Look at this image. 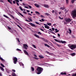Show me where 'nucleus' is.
Returning a JSON list of instances; mask_svg holds the SVG:
<instances>
[{"label": "nucleus", "mask_w": 76, "mask_h": 76, "mask_svg": "<svg viewBox=\"0 0 76 76\" xmlns=\"http://www.w3.org/2000/svg\"><path fill=\"white\" fill-rule=\"evenodd\" d=\"M0 59L1 61H4V59H3L1 57V56H0Z\"/></svg>", "instance_id": "26"}, {"label": "nucleus", "mask_w": 76, "mask_h": 76, "mask_svg": "<svg viewBox=\"0 0 76 76\" xmlns=\"http://www.w3.org/2000/svg\"><path fill=\"white\" fill-rule=\"evenodd\" d=\"M33 58L35 60H38V59H39V58H36V57H34Z\"/></svg>", "instance_id": "32"}, {"label": "nucleus", "mask_w": 76, "mask_h": 76, "mask_svg": "<svg viewBox=\"0 0 76 76\" xmlns=\"http://www.w3.org/2000/svg\"><path fill=\"white\" fill-rule=\"evenodd\" d=\"M23 47L25 50H27L28 49L27 48L28 47V46L26 44H23Z\"/></svg>", "instance_id": "6"}, {"label": "nucleus", "mask_w": 76, "mask_h": 76, "mask_svg": "<svg viewBox=\"0 0 76 76\" xmlns=\"http://www.w3.org/2000/svg\"><path fill=\"white\" fill-rule=\"evenodd\" d=\"M43 6L45 7H47H47H48V5H47L46 4H44V5H43Z\"/></svg>", "instance_id": "20"}, {"label": "nucleus", "mask_w": 76, "mask_h": 76, "mask_svg": "<svg viewBox=\"0 0 76 76\" xmlns=\"http://www.w3.org/2000/svg\"><path fill=\"white\" fill-rule=\"evenodd\" d=\"M60 43H62V44H66V42L65 41H62L60 40Z\"/></svg>", "instance_id": "10"}, {"label": "nucleus", "mask_w": 76, "mask_h": 76, "mask_svg": "<svg viewBox=\"0 0 76 76\" xmlns=\"http://www.w3.org/2000/svg\"><path fill=\"white\" fill-rule=\"evenodd\" d=\"M60 9H61V10H64V9H65V7H60Z\"/></svg>", "instance_id": "21"}, {"label": "nucleus", "mask_w": 76, "mask_h": 76, "mask_svg": "<svg viewBox=\"0 0 76 76\" xmlns=\"http://www.w3.org/2000/svg\"><path fill=\"white\" fill-rule=\"evenodd\" d=\"M12 76H17V75H16V74H15L14 72H12Z\"/></svg>", "instance_id": "14"}, {"label": "nucleus", "mask_w": 76, "mask_h": 76, "mask_svg": "<svg viewBox=\"0 0 76 76\" xmlns=\"http://www.w3.org/2000/svg\"><path fill=\"white\" fill-rule=\"evenodd\" d=\"M48 48H49H49H50V49H51L52 50H53V48H51V47H50V46H49V45H48Z\"/></svg>", "instance_id": "28"}, {"label": "nucleus", "mask_w": 76, "mask_h": 76, "mask_svg": "<svg viewBox=\"0 0 76 76\" xmlns=\"http://www.w3.org/2000/svg\"><path fill=\"white\" fill-rule=\"evenodd\" d=\"M19 8L20 9V10H21V11H23V9H22V8L21 7H19Z\"/></svg>", "instance_id": "35"}, {"label": "nucleus", "mask_w": 76, "mask_h": 76, "mask_svg": "<svg viewBox=\"0 0 76 76\" xmlns=\"http://www.w3.org/2000/svg\"><path fill=\"white\" fill-rule=\"evenodd\" d=\"M29 25H31V26H32L33 27H34V26L35 27V26H36L33 23H29Z\"/></svg>", "instance_id": "8"}, {"label": "nucleus", "mask_w": 76, "mask_h": 76, "mask_svg": "<svg viewBox=\"0 0 76 76\" xmlns=\"http://www.w3.org/2000/svg\"><path fill=\"white\" fill-rule=\"evenodd\" d=\"M43 71V68L39 66L37 67V74L39 75V74H41L42 72V71Z\"/></svg>", "instance_id": "1"}, {"label": "nucleus", "mask_w": 76, "mask_h": 76, "mask_svg": "<svg viewBox=\"0 0 76 76\" xmlns=\"http://www.w3.org/2000/svg\"><path fill=\"white\" fill-rule=\"evenodd\" d=\"M60 75H67V74L65 72L63 73V72H62L61 73Z\"/></svg>", "instance_id": "13"}, {"label": "nucleus", "mask_w": 76, "mask_h": 76, "mask_svg": "<svg viewBox=\"0 0 76 76\" xmlns=\"http://www.w3.org/2000/svg\"><path fill=\"white\" fill-rule=\"evenodd\" d=\"M66 2L67 4L69 3V0H66Z\"/></svg>", "instance_id": "42"}, {"label": "nucleus", "mask_w": 76, "mask_h": 76, "mask_svg": "<svg viewBox=\"0 0 76 76\" xmlns=\"http://www.w3.org/2000/svg\"><path fill=\"white\" fill-rule=\"evenodd\" d=\"M33 47H34V48H37L36 47V46H35V45H33Z\"/></svg>", "instance_id": "47"}, {"label": "nucleus", "mask_w": 76, "mask_h": 76, "mask_svg": "<svg viewBox=\"0 0 76 76\" xmlns=\"http://www.w3.org/2000/svg\"><path fill=\"white\" fill-rule=\"evenodd\" d=\"M55 44L56 45H57V46H58L59 47H61V45L58 44H56V43Z\"/></svg>", "instance_id": "18"}, {"label": "nucleus", "mask_w": 76, "mask_h": 76, "mask_svg": "<svg viewBox=\"0 0 76 76\" xmlns=\"http://www.w3.org/2000/svg\"><path fill=\"white\" fill-rule=\"evenodd\" d=\"M76 55V54L75 53H74L71 54V56H75Z\"/></svg>", "instance_id": "25"}, {"label": "nucleus", "mask_w": 76, "mask_h": 76, "mask_svg": "<svg viewBox=\"0 0 76 76\" xmlns=\"http://www.w3.org/2000/svg\"><path fill=\"white\" fill-rule=\"evenodd\" d=\"M28 6L29 8H30V9H31L32 8V7H31V6L28 5Z\"/></svg>", "instance_id": "43"}, {"label": "nucleus", "mask_w": 76, "mask_h": 76, "mask_svg": "<svg viewBox=\"0 0 76 76\" xmlns=\"http://www.w3.org/2000/svg\"><path fill=\"white\" fill-rule=\"evenodd\" d=\"M75 0H71L72 3V4H73V3H74V2H75Z\"/></svg>", "instance_id": "27"}, {"label": "nucleus", "mask_w": 76, "mask_h": 76, "mask_svg": "<svg viewBox=\"0 0 76 76\" xmlns=\"http://www.w3.org/2000/svg\"><path fill=\"white\" fill-rule=\"evenodd\" d=\"M42 40L44 41H45V42H46V41H47L46 40V39H45L44 38H42Z\"/></svg>", "instance_id": "22"}, {"label": "nucleus", "mask_w": 76, "mask_h": 76, "mask_svg": "<svg viewBox=\"0 0 76 76\" xmlns=\"http://www.w3.org/2000/svg\"><path fill=\"white\" fill-rule=\"evenodd\" d=\"M28 18V20H30V21H31V22H32V20L31 19V18Z\"/></svg>", "instance_id": "19"}, {"label": "nucleus", "mask_w": 76, "mask_h": 76, "mask_svg": "<svg viewBox=\"0 0 76 76\" xmlns=\"http://www.w3.org/2000/svg\"><path fill=\"white\" fill-rule=\"evenodd\" d=\"M38 34H39V35H41L42 34V33H41L40 32H38Z\"/></svg>", "instance_id": "39"}, {"label": "nucleus", "mask_w": 76, "mask_h": 76, "mask_svg": "<svg viewBox=\"0 0 76 76\" xmlns=\"http://www.w3.org/2000/svg\"><path fill=\"white\" fill-rule=\"evenodd\" d=\"M28 15H30V16H32V15L31 14L29 13H28Z\"/></svg>", "instance_id": "62"}, {"label": "nucleus", "mask_w": 76, "mask_h": 76, "mask_svg": "<svg viewBox=\"0 0 76 76\" xmlns=\"http://www.w3.org/2000/svg\"><path fill=\"white\" fill-rule=\"evenodd\" d=\"M13 4H15L16 3V2L15 1H13Z\"/></svg>", "instance_id": "50"}, {"label": "nucleus", "mask_w": 76, "mask_h": 76, "mask_svg": "<svg viewBox=\"0 0 76 76\" xmlns=\"http://www.w3.org/2000/svg\"><path fill=\"white\" fill-rule=\"evenodd\" d=\"M72 38H75V37L74 35H72Z\"/></svg>", "instance_id": "49"}, {"label": "nucleus", "mask_w": 76, "mask_h": 76, "mask_svg": "<svg viewBox=\"0 0 76 76\" xmlns=\"http://www.w3.org/2000/svg\"><path fill=\"white\" fill-rule=\"evenodd\" d=\"M3 16H4V17H5V18H9V17H8L6 15H4Z\"/></svg>", "instance_id": "30"}, {"label": "nucleus", "mask_w": 76, "mask_h": 76, "mask_svg": "<svg viewBox=\"0 0 76 76\" xmlns=\"http://www.w3.org/2000/svg\"><path fill=\"white\" fill-rule=\"evenodd\" d=\"M48 54H49V55H52V53H50L49 52H48Z\"/></svg>", "instance_id": "37"}, {"label": "nucleus", "mask_w": 76, "mask_h": 76, "mask_svg": "<svg viewBox=\"0 0 76 76\" xmlns=\"http://www.w3.org/2000/svg\"><path fill=\"white\" fill-rule=\"evenodd\" d=\"M59 18L60 19H61V20L63 19V18H61V17H59Z\"/></svg>", "instance_id": "51"}, {"label": "nucleus", "mask_w": 76, "mask_h": 76, "mask_svg": "<svg viewBox=\"0 0 76 76\" xmlns=\"http://www.w3.org/2000/svg\"><path fill=\"white\" fill-rule=\"evenodd\" d=\"M23 13H25V14H26V12H24V11H23Z\"/></svg>", "instance_id": "59"}, {"label": "nucleus", "mask_w": 76, "mask_h": 76, "mask_svg": "<svg viewBox=\"0 0 76 76\" xmlns=\"http://www.w3.org/2000/svg\"><path fill=\"white\" fill-rule=\"evenodd\" d=\"M39 57H40V58H44V57L42 56L41 55H39Z\"/></svg>", "instance_id": "24"}, {"label": "nucleus", "mask_w": 76, "mask_h": 76, "mask_svg": "<svg viewBox=\"0 0 76 76\" xmlns=\"http://www.w3.org/2000/svg\"><path fill=\"white\" fill-rule=\"evenodd\" d=\"M48 25H49V26H51V23H48Z\"/></svg>", "instance_id": "36"}, {"label": "nucleus", "mask_w": 76, "mask_h": 76, "mask_svg": "<svg viewBox=\"0 0 76 76\" xmlns=\"http://www.w3.org/2000/svg\"><path fill=\"white\" fill-rule=\"evenodd\" d=\"M52 30L53 31H54L55 29V28H52Z\"/></svg>", "instance_id": "53"}, {"label": "nucleus", "mask_w": 76, "mask_h": 76, "mask_svg": "<svg viewBox=\"0 0 76 76\" xmlns=\"http://www.w3.org/2000/svg\"><path fill=\"white\" fill-rule=\"evenodd\" d=\"M41 18H44V16H43V15H41L40 16Z\"/></svg>", "instance_id": "54"}, {"label": "nucleus", "mask_w": 76, "mask_h": 76, "mask_svg": "<svg viewBox=\"0 0 76 76\" xmlns=\"http://www.w3.org/2000/svg\"><path fill=\"white\" fill-rule=\"evenodd\" d=\"M18 13H19V14L21 15V16H22V17H23V15H22V14H21V13H20V12H18Z\"/></svg>", "instance_id": "33"}, {"label": "nucleus", "mask_w": 76, "mask_h": 76, "mask_svg": "<svg viewBox=\"0 0 76 76\" xmlns=\"http://www.w3.org/2000/svg\"><path fill=\"white\" fill-rule=\"evenodd\" d=\"M70 48H71V50H73L74 49H75L76 48V45H72L69 46Z\"/></svg>", "instance_id": "3"}, {"label": "nucleus", "mask_w": 76, "mask_h": 76, "mask_svg": "<svg viewBox=\"0 0 76 76\" xmlns=\"http://www.w3.org/2000/svg\"><path fill=\"white\" fill-rule=\"evenodd\" d=\"M71 21H72V19H70V18H68L65 19V22L69 23Z\"/></svg>", "instance_id": "5"}, {"label": "nucleus", "mask_w": 76, "mask_h": 76, "mask_svg": "<svg viewBox=\"0 0 76 76\" xmlns=\"http://www.w3.org/2000/svg\"><path fill=\"white\" fill-rule=\"evenodd\" d=\"M12 71L13 72H16V71L15 69H12Z\"/></svg>", "instance_id": "52"}, {"label": "nucleus", "mask_w": 76, "mask_h": 76, "mask_svg": "<svg viewBox=\"0 0 76 76\" xmlns=\"http://www.w3.org/2000/svg\"><path fill=\"white\" fill-rule=\"evenodd\" d=\"M16 4H17L18 6H19V3L18 2H16Z\"/></svg>", "instance_id": "60"}, {"label": "nucleus", "mask_w": 76, "mask_h": 76, "mask_svg": "<svg viewBox=\"0 0 76 76\" xmlns=\"http://www.w3.org/2000/svg\"><path fill=\"white\" fill-rule=\"evenodd\" d=\"M51 33L52 34H54V35H56V33H55L54 32H53L52 31H50Z\"/></svg>", "instance_id": "44"}, {"label": "nucleus", "mask_w": 76, "mask_h": 76, "mask_svg": "<svg viewBox=\"0 0 76 76\" xmlns=\"http://www.w3.org/2000/svg\"><path fill=\"white\" fill-rule=\"evenodd\" d=\"M34 6H36V7H39V5L38 4H34Z\"/></svg>", "instance_id": "11"}, {"label": "nucleus", "mask_w": 76, "mask_h": 76, "mask_svg": "<svg viewBox=\"0 0 76 76\" xmlns=\"http://www.w3.org/2000/svg\"><path fill=\"white\" fill-rule=\"evenodd\" d=\"M8 29H9V30H10L11 29V28L10 27H8Z\"/></svg>", "instance_id": "38"}, {"label": "nucleus", "mask_w": 76, "mask_h": 76, "mask_svg": "<svg viewBox=\"0 0 76 76\" xmlns=\"http://www.w3.org/2000/svg\"><path fill=\"white\" fill-rule=\"evenodd\" d=\"M72 17L74 19H75L76 18V10H75L72 11Z\"/></svg>", "instance_id": "2"}, {"label": "nucleus", "mask_w": 76, "mask_h": 76, "mask_svg": "<svg viewBox=\"0 0 76 76\" xmlns=\"http://www.w3.org/2000/svg\"><path fill=\"white\" fill-rule=\"evenodd\" d=\"M23 6H26V5L24 3H23Z\"/></svg>", "instance_id": "64"}, {"label": "nucleus", "mask_w": 76, "mask_h": 76, "mask_svg": "<svg viewBox=\"0 0 76 76\" xmlns=\"http://www.w3.org/2000/svg\"><path fill=\"white\" fill-rule=\"evenodd\" d=\"M24 7H25V8H26V9H28V7L26 6H25Z\"/></svg>", "instance_id": "63"}, {"label": "nucleus", "mask_w": 76, "mask_h": 76, "mask_svg": "<svg viewBox=\"0 0 76 76\" xmlns=\"http://www.w3.org/2000/svg\"><path fill=\"white\" fill-rule=\"evenodd\" d=\"M45 45L47 47H48V45H47L46 44H45Z\"/></svg>", "instance_id": "56"}, {"label": "nucleus", "mask_w": 76, "mask_h": 76, "mask_svg": "<svg viewBox=\"0 0 76 76\" xmlns=\"http://www.w3.org/2000/svg\"><path fill=\"white\" fill-rule=\"evenodd\" d=\"M34 36H35V37H37V38H40V37H39V36L36 34H34Z\"/></svg>", "instance_id": "12"}, {"label": "nucleus", "mask_w": 76, "mask_h": 76, "mask_svg": "<svg viewBox=\"0 0 76 76\" xmlns=\"http://www.w3.org/2000/svg\"><path fill=\"white\" fill-rule=\"evenodd\" d=\"M23 51L26 55H27V56H29V54H28V53L26 51V50H24Z\"/></svg>", "instance_id": "9"}, {"label": "nucleus", "mask_w": 76, "mask_h": 76, "mask_svg": "<svg viewBox=\"0 0 76 76\" xmlns=\"http://www.w3.org/2000/svg\"><path fill=\"white\" fill-rule=\"evenodd\" d=\"M45 28H47V29H48V26H45Z\"/></svg>", "instance_id": "45"}, {"label": "nucleus", "mask_w": 76, "mask_h": 76, "mask_svg": "<svg viewBox=\"0 0 76 76\" xmlns=\"http://www.w3.org/2000/svg\"><path fill=\"white\" fill-rule=\"evenodd\" d=\"M26 21H27V22H31V21H29L28 20H26Z\"/></svg>", "instance_id": "57"}, {"label": "nucleus", "mask_w": 76, "mask_h": 76, "mask_svg": "<svg viewBox=\"0 0 76 76\" xmlns=\"http://www.w3.org/2000/svg\"><path fill=\"white\" fill-rule=\"evenodd\" d=\"M1 66L3 67H4V65L3 64H1Z\"/></svg>", "instance_id": "41"}, {"label": "nucleus", "mask_w": 76, "mask_h": 76, "mask_svg": "<svg viewBox=\"0 0 76 76\" xmlns=\"http://www.w3.org/2000/svg\"><path fill=\"white\" fill-rule=\"evenodd\" d=\"M54 12H55V11H54V10H53L52 13H54Z\"/></svg>", "instance_id": "55"}, {"label": "nucleus", "mask_w": 76, "mask_h": 76, "mask_svg": "<svg viewBox=\"0 0 76 76\" xmlns=\"http://www.w3.org/2000/svg\"><path fill=\"white\" fill-rule=\"evenodd\" d=\"M55 41H56V42H59V43L60 42V40H57V39H54Z\"/></svg>", "instance_id": "15"}, {"label": "nucleus", "mask_w": 76, "mask_h": 76, "mask_svg": "<svg viewBox=\"0 0 76 76\" xmlns=\"http://www.w3.org/2000/svg\"><path fill=\"white\" fill-rule=\"evenodd\" d=\"M40 29L41 30V31H44V30L41 28H40Z\"/></svg>", "instance_id": "58"}, {"label": "nucleus", "mask_w": 76, "mask_h": 76, "mask_svg": "<svg viewBox=\"0 0 76 76\" xmlns=\"http://www.w3.org/2000/svg\"><path fill=\"white\" fill-rule=\"evenodd\" d=\"M17 51H21V50L19 49H17Z\"/></svg>", "instance_id": "46"}, {"label": "nucleus", "mask_w": 76, "mask_h": 76, "mask_svg": "<svg viewBox=\"0 0 76 76\" xmlns=\"http://www.w3.org/2000/svg\"><path fill=\"white\" fill-rule=\"evenodd\" d=\"M35 13H36L37 14H38V15H40V13H39V12H38V11H35Z\"/></svg>", "instance_id": "23"}, {"label": "nucleus", "mask_w": 76, "mask_h": 76, "mask_svg": "<svg viewBox=\"0 0 76 76\" xmlns=\"http://www.w3.org/2000/svg\"><path fill=\"white\" fill-rule=\"evenodd\" d=\"M15 1L18 3H19V0H15Z\"/></svg>", "instance_id": "40"}, {"label": "nucleus", "mask_w": 76, "mask_h": 76, "mask_svg": "<svg viewBox=\"0 0 76 76\" xmlns=\"http://www.w3.org/2000/svg\"><path fill=\"white\" fill-rule=\"evenodd\" d=\"M41 20H42V22H44V20L43 19H42H42H41Z\"/></svg>", "instance_id": "61"}, {"label": "nucleus", "mask_w": 76, "mask_h": 76, "mask_svg": "<svg viewBox=\"0 0 76 76\" xmlns=\"http://www.w3.org/2000/svg\"><path fill=\"white\" fill-rule=\"evenodd\" d=\"M12 60L14 61V64H16V63L18 61V58L16 57H14L12 58Z\"/></svg>", "instance_id": "4"}, {"label": "nucleus", "mask_w": 76, "mask_h": 76, "mask_svg": "<svg viewBox=\"0 0 76 76\" xmlns=\"http://www.w3.org/2000/svg\"><path fill=\"white\" fill-rule=\"evenodd\" d=\"M31 69L32 71L33 72H34V68L33 67H31Z\"/></svg>", "instance_id": "29"}, {"label": "nucleus", "mask_w": 76, "mask_h": 76, "mask_svg": "<svg viewBox=\"0 0 76 76\" xmlns=\"http://www.w3.org/2000/svg\"><path fill=\"white\" fill-rule=\"evenodd\" d=\"M55 30L56 31H54L55 33H57V32H59V30H57V29L56 28L55 29Z\"/></svg>", "instance_id": "16"}, {"label": "nucleus", "mask_w": 76, "mask_h": 76, "mask_svg": "<svg viewBox=\"0 0 76 76\" xmlns=\"http://www.w3.org/2000/svg\"><path fill=\"white\" fill-rule=\"evenodd\" d=\"M35 23H36V24H37V25H41V24H39L37 22H35Z\"/></svg>", "instance_id": "34"}, {"label": "nucleus", "mask_w": 76, "mask_h": 76, "mask_svg": "<svg viewBox=\"0 0 76 76\" xmlns=\"http://www.w3.org/2000/svg\"><path fill=\"white\" fill-rule=\"evenodd\" d=\"M10 16L11 17V18H13V19L14 20H18V21H19V19H17L16 18H15V17H14V16H13V15H12L11 14H10Z\"/></svg>", "instance_id": "7"}, {"label": "nucleus", "mask_w": 76, "mask_h": 76, "mask_svg": "<svg viewBox=\"0 0 76 76\" xmlns=\"http://www.w3.org/2000/svg\"><path fill=\"white\" fill-rule=\"evenodd\" d=\"M0 68L1 69V70H2V71H4V68L2 67L1 66H0Z\"/></svg>", "instance_id": "17"}, {"label": "nucleus", "mask_w": 76, "mask_h": 76, "mask_svg": "<svg viewBox=\"0 0 76 76\" xmlns=\"http://www.w3.org/2000/svg\"><path fill=\"white\" fill-rule=\"evenodd\" d=\"M17 26H18L19 27V28H20V29H22V28L19 25H17Z\"/></svg>", "instance_id": "48"}, {"label": "nucleus", "mask_w": 76, "mask_h": 76, "mask_svg": "<svg viewBox=\"0 0 76 76\" xmlns=\"http://www.w3.org/2000/svg\"><path fill=\"white\" fill-rule=\"evenodd\" d=\"M68 30L69 31V34H72V30L70 29H68Z\"/></svg>", "instance_id": "31"}]
</instances>
